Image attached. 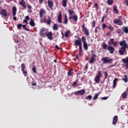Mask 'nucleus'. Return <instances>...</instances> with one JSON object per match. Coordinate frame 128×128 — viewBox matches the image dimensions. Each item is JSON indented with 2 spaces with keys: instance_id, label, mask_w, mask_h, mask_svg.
Returning a JSON list of instances; mask_svg holds the SVG:
<instances>
[{
  "instance_id": "1",
  "label": "nucleus",
  "mask_w": 128,
  "mask_h": 128,
  "mask_svg": "<svg viewBox=\"0 0 128 128\" xmlns=\"http://www.w3.org/2000/svg\"><path fill=\"white\" fill-rule=\"evenodd\" d=\"M78 38L79 40H75L74 44V46H79L78 54L80 56H82V40H80V37H78Z\"/></svg>"
},
{
  "instance_id": "2",
  "label": "nucleus",
  "mask_w": 128,
  "mask_h": 128,
  "mask_svg": "<svg viewBox=\"0 0 128 128\" xmlns=\"http://www.w3.org/2000/svg\"><path fill=\"white\" fill-rule=\"evenodd\" d=\"M81 40L83 42V48L84 50H88V42H86V36H83Z\"/></svg>"
},
{
  "instance_id": "3",
  "label": "nucleus",
  "mask_w": 128,
  "mask_h": 128,
  "mask_svg": "<svg viewBox=\"0 0 128 128\" xmlns=\"http://www.w3.org/2000/svg\"><path fill=\"white\" fill-rule=\"evenodd\" d=\"M108 57H104L102 58V60H103L104 64H112L114 60L112 58L108 59Z\"/></svg>"
},
{
  "instance_id": "4",
  "label": "nucleus",
  "mask_w": 128,
  "mask_h": 128,
  "mask_svg": "<svg viewBox=\"0 0 128 128\" xmlns=\"http://www.w3.org/2000/svg\"><path fill=\"white\" fill-rule=\"evenodd\" d=\"M85 26H86V24H84L82 25V30L84 32V34L88 36H90V32L88 31V28H86Z\"/></svg>"
},
{
  "instance_id": "5",
  "label": "nucleus",
  "mask_w": 128,
  "mask_h": 128,
  "mask_svg": "<svg viewBox=\"0 0 128 128\" xmlns=\"http://www.w3.org/2000/svg\"><path fill=\"white\" fill-rule=\"evenodd\" d=\"M84 94H86V90L84 89L74 92V94H76V96H84Z\"/></svg>"
},
{
  "instance_id": "6",
  "label": "nucleus",
  "mask_w": 128,
  "mask_h": 128,
  "mask_svg": "<svg viewBox=\"0 0 128 128\" xmlns=\"http://www.w3.org/2000/svg\"><path fill=\"white\" fill-rule=\"evenodd\" d=\"M24 70H26V65L24 64H21V70L24 76H28V72Z\"/></svg>"
},
{
  "instance_id": "7",
  "label": "nucleus",
  "mask_w": 128,
  "mask_h": 128,
  "mask_svg": "<svg viewBox=\"0 0 128 128\" xmlns=\"http://www.w3.org/2000/svg\"><path fill=\"white\" fill-rule=\"evenodd\" d=\"M46 36H47L48 38L50 40H54V38H52V32H48V31H46Z\"/></svg>"
},
{
  "instance_id": "8",
  "label": "nucleus",
  "mask_w": 128,
  "mask_h": 128,
  "mask_svg": "<svg viewBox=\"0 0 128 128\" xmlns=\"http://www.w3.org/2000/svg\"><path fill=\"white\" fill-rule=\"evenodd\" d=\"M46 10L44 9V8H42L40 10V18H42L44 14H46Z\"/></svg>"
},
{
  "instance_id": "9",
  "label": "nucleus",
  "mask_w": 128,
  "mask_h": 128,
  "mask_svg": "<svg viewBox=\"0 0 128 128\" xmlns=\"http://www.w3.org/2000/svg\"><path fill=\"white\" fill-rule=\"evenodd\" d=\"M107 50H109L110 54H114V50H116L114 48L112 47L111 46H109Z\"/></svg>"
},
{
  "instance_id": "10",
  "label": "nucleus",
  "mask_w": 128,
  "mask_h": 128,
  "mask_svg": "<svg viewBox=\"0 0 128 128\" xmlns=\"http://www.w3.org/2000/svg\"><path fill=\"white\" fill-rule=\"evenodd\" d=\"M114 24H118V26H122V24L124 23L122 22V21L120 20H114Z\"/></svg>"
},
{
  "instance_id": "11",
  "label": "nucleus",
  "mask_w": 128,
  "mask_h": 128,
  "mask_svg": "<svg viewBox=\"0 0 128 128\" xmlns=\"http://www.w3.org/2000/svg\"><path fill=\"white\" fill-rule=\"evenodd\" d=\"M57 18L58 20V22H59V24L62 22V14L60 12V14L58 15Z\"/></svg>"
},
{
  "instance_id": "12",
  "label": "nucleus",
  "mask_w": 128,
  "mask_h": 128,
  "mask_svg": "<svg viewBox=\"0 0 128 128\" xmlns=\"http://www.w3.org/2000/svg\"><path fill=\"white\" fill-rule=\"evenodd\" d=\"M19 4L20 6H22L24 8H26V2H24V0H21L19 2Z\"/></svg>"
},
{
  "instance_id": "13",
  "label": "nucleus",
  "mask_w": 128,
  "mask_h": 128,
  "mask_svg": "<svg viewBox=\"0 0 128 128\" xmlns=\"http://www.w3.org/2000/svg\"><path fill=\"white\" fill-rule=\"evenodd\" d=\"M69 20H72V18L74 22H78V16L74 15V16H70L68 18Z\"/></svg>"
},
{
  "instance_id": "14",
  "label": "nucleus",
  "mask_w": 128,
  "mask_h": 128,
  "mask_svg": "<svg viewBox=\"0 0 128 128\" xmlns=\"http://www.w3.org/2000/svg\"><path fill=\"white\" fill-rule=\"evenodd\" d=\"M94 80L96 84H100V78L96 76L94 78Z\"/></svg>"
},
{
  "instance_id": "15",
  "label": "nucleus",
  "mask_w": 128,
  "mask_h": 128,
  "mask_svg": "<svg viewBox=\"0 0 128 128\" xmlns=\"http://www.w3.org/2000/svg\"><path fill=\"white\" fill-rule=\"evenodd\" d=\"M68 12H69V16H74L76 14V12L74 10H68Z\"/></svg>"
},
{
  "instance_id": "16",
  "label": "nucleus",
  "mask_w": 128,
  "mask_h": 128,
  "mask_svg": "<svg viewBox=\"0 0 128 128\" xmlns=\"http://www.w3.org/2000/svg\"><path fill=\"white\" fill-rule=\"evenodd\" d=\"M0 14H1L4 16H8V14H6V10H4V9L2 10H0Z\"/></svg>"
},
{
  "instance_id": "17",
  "label": "nucleus",
  "mask_w": 128,
  "mask_h": 128,
  "mask_svg": "<svg viewBox=\"0 0 128 128\" xmlns=\"http://www.w3.org/2000/svg\"><path fill=\"white\" fill-rule=\"evenodd\" d=\"M12 10V16H16V7L13 6Z\"/></svg>"
},
{
  "instance_id": "18",
  "label": "nucleus",
  "mask_w": 128,
  "mask_h": 128,
  "mask_svg": "<svg viewBox=\"0 0 128 128\" xmlns=\"http://www.w3.org/2000/svg\"><path fill=\"white\" fill-rule=\"evenodd\" d=\"M113 10L116 14H118V6L114 5L113 6Z\"/></svg>"
},
{
  "instance_id": "19",
  "label": "nucleus",
  "mask_w": 128,
  "mask_h": 128,
  "mask_svg": "<svg viewBox=\"0 0 128 128\" xmlns=\"http://www.w3.org/2000/svg\"><path fill=\"white\" fill-rule=\"evenodd\" d=\"M126 48H128V44H126V45H124V46H122L120 50H121L123 51V52H126Z\"/></svg>"
},
{
  "instance_id": "20",
  "label": "nucleus",
  "mask_w": 128,
  "mask_h": 128,
  "mask_svg": "<svg viewBox=\"0 0 128 128\" xmlns=\"http://www.w3.org/2000/svg\"><path fill=\"white\" fill-rule=\"evenodd\" d=\"M48 6L50 8H52V6H54V2H52L50 0H48Z\"/></svg>"
},
{
  "instance_id": "21",
  "label": "nucleus",
  "mask_w": 128,
  "mask_h": 128,
  "mask_svg": "<svg viewBox=\"0 0 128 128\" xmlns=\"http://www.w3.org/2000/svg\"><path fill=\"white\" fill-rule=\"evenodd\" d=\"M118 117L117 116H114V119H113V122H112V124H116V122H118Z\"/></svg>"
},
{
  "instance_id": "22",
  "label": "nucleus",
  "mask_w": 128,
  "mask_h": 128,
  "mask_svg": "<svg viewBox=\"0 0 128 128\" xmlns=\"http://www.w3.org/2000/svg\"><path fill=\"white\" fill-rule=\"evenodd\" d=\"M26 20H23V22L25 24H28V20H30V16H28L25 17Z\"/></svg>"
},
{
  "instance_id": "23",
  "label": "nucleus",
  "mask_w": 128,
  "mask_h": 128,
  "mask_svg": "<svg viewBox=\"0 0 128 128\" xmlns=\"http://www.w3.org/2000/svg\"><path fill=\"white\" fill-rule=\"evenodd\" d=\"M68 16H66V14H65L64 24H68Z\"/></svg>"
},
{
  "instance_id": "24",
  "label": "nucleus",
  "mask_w": 128,
  "mask_h": 128,
  "mask_svg": "<svg viewBox=\"0 0 128 128\" xmlns=\"http://www.w3.org/2000/svg\"><path fill=\"white\" fill-rule=\"evenodd\" d=\"M118 80V78H115L114 80V83H113V88H114L116 86V82Z\"/></svg>"
},
{
  "instance_id": "25",
  "label": "nucleus",
  "mask_w": 128,
  "mask_h": 128,
  "mask_svg": "<svg viewBox=\"0 0 128 128\" xmlns=\"http://www.w3.org/2000/svg\"><path fill=\"white\" fill-rule=\"evenodd\" d=\"M74 70V68H70V69L69 71L68 72V76H70L74 72L72 71Z\"/></svg>"
},
{
  "instance_id": "26",
  "label": "nucleus",
  "mask_w": 128,
  "mask_h": 128,
  "mask_svg": "<svg viewBox=\"0 0 128 128\" xmlns=\"http://www.w3.org/2000/svg\"><path fill=\"white\" fill-rule=\"evenodd\" d=\"M66 4H68V0H63L62 2V6L64 8H66Z\"/></svg>"
},
{
  "instance_id": "27",
  "label": "nucleus",
  "mask_w": 128,
  "mask_h": 128,
  "mask_svg": "<svg viewBox=\"0 0 128 128\" xmlns=\"http://www.w3.org/2000/svg\"><path fill=\"white\" fill-rule=\"evenodd\" d=\"M53 30H58V24H54L53 25Z\"/></svg>"
},
{
  "instance_id": "28",
  "label": "nucleus",
  "mask_w": 128,
  "mask_h": 128,
  "mask_svg": "<svg viewBox=\"0 0 128 128\" xmlns=\"http://www.w3.org/2000/svg\"><path fill=\"white\" fill-rule=\"evenodd\" d=\"M30 26H36V23H34V20L31 19L30 22H29Z\"/></svg>"
},
{
  "instance_id": "29",
  "label": "nucleus",
  "mask_w": 128,
  "mask_h": 128,
  "mask_svg": "<svg viewBox=\"0 0 128 128\" xmlns=\"http://www.w3.org/2000/svg\"><path fill=\"white\" fill-rule=\"evenodd\" d=\"M128 96V92H124L122 94V98H126V97Z\"/></svg>"
},
{
  "instance_id": "30",
  "label": "nucleus",
  "mask_w": 128,
  "mask_h": 128,
  "mask_svg": "<svg viewBox=\"0 0 128 128\" xmlns=\"http://www.w3.org/2000/svg\"><path fill=\"white\" fill-rule=\"evenodd\" d=\"M124 78L122 79V80L124 82H128V76L127 75H124Z\"/></svg>"
},
{
  "instance_id": "31",
  "label": "nucleus",
  "mask_w": 128,
  "mask_h": 128,
  "mask_svg": "<svg viewBox=\"0 0 128 128\" xmlns=\"http://www.w3.org/2000/svg\"><path fill=\"white\" fill-rule=\"evenodd\" d=\"M126 44H126V42L124 40L121 41L120 43V45L121 46H126Z\"/></svg>"
},
{
  "instance_id": "32",
  "label": "nucleus",
  "mask_w": 128,
  "mask_h": 128,
  "mask_svg": "<svg viewBox=\"0 0 128 128\" xmlns=\"http://www.w3.org/2000/svg\"><path fill=\"white\" fill-rule=\"evenodd\" d=\"M96 62V58H90V59L89 61V64H94Z\"/></svg>"
},
{
  "instance_id": "33",
  "label": "nucleus",
  "mask_w": 128,
  "mask_h": 128,
  "mask_svg": "<svg viewBox=\"0 0 128 128\" xmlns=\"http://www.w3.org/2000/svg\"><path fill=\"white\" fill-rule=\"evenodd\" d=\"M107 4L108 6H112L114 4V0H107Z\"/></svg>"
},
{
  "instance_id": "34",
  "label": "nucleus",
  "mask_w": 128,
  "mask_h": 128,
  "mask_svg": "<svg viewBox=\"0 0 128 128\" xmlns=\"http://www.w3.org/2000/svg\"><path fill=\"white\" fill-rule=\"evenodd\" d=\"M52 22V19L50 18V17H48V20L46 21V24H50V23Z\"/></svg>"
},
{
  "instance_id": "35",
  "label": "nucleus",
  "mask_w": 128,
  "mask_h": 128,
  "mask_svg": "<svg viewBox=\"0 0 128 128\" xmlns=\"http://www.w3.org/2000/svg\"><path fill=\"white\" fill-rule=\"evenodd\" d=\"M70 34V30H68L65 33L66 38H68Z\"/></svg>"
},
{
  "instance_id": "36",
  "label": "nucleus",
  "mask_w": 128,
  "mask_h": 128,
  "mask_svg": "<svg viewBox=\"0 0 128 128\" xmlns=\"http://www.w3.org/2000/svg\"><path fill=\"white\" fill-rule=\"evenodd\" d=\"M123 30L124 32L126 34H128V26H124Z\"/></svg>"
},
{
  "instance_id": "37",
  "label": "nucleus",
  "mask_w": 128,
  "mask_h": 128,
  "mask_svg": "<svg viewBox=\"0 0 128 128\" xmlns=\"http://www.w3.org/2000/svg\"><path fill=\"white\" fill-rule=\"evenodd\" d=\"M108 28H109L110 30V32H114V27H112V26L110 25L108 27Z\"/></svg>"
},
{
  "instance_id": "38",
  "label": "nucleus",
  "mask_w": 128,
  "mask_h": 128,
  "mask_svg": "<svg viewBox=\"0 0 128 128\" xmlns=\"http://www.w3.org/2000/svg\"><path fill=\"white\" fill-rule=\"evenodd\" d=\"M92 98V95H88L86 97V100H91Z\"/></svg>"
},
{
  "instance_id": "39",
  "label": "nucleus",
  "mask_w": 128,
  "mask_h": 128,
  "mask_svg": "<svg viewBox=\"0 0 128 128\" xmlns=\"http://www.w3.org/2000/svg\"><path fill=\"white\" fill-rule=\"evenodd\" d=\"M94 8H96V12H98V4L97 2H96L94 4Z\"/></svg>"
},
{
  "instance_id": "40",
  "label": "nucleus",
  "mask_w": 128,
  "mask_h": 128,
  "mask_svg": "<svg viewBox=\"0 0 128 128\" xmlns=\"http://www.w3.org/2000/svg\"><path fill=\"white\" fill-rule=\"evenodd\" d=\"M98 96H100V94L98 93L95 94L93 98V100H98Z\"/></svg>"
},
{
  "instance_id": "41",
  "label": "nucleus",
  "mask_w": 128,
  "mask_h": 128,
  "mask_svg": "<svg viewBox=\"0 0 128 128\" xmlns=\"http://www.w3.org/2000/svg\"><path fill=\"white\" fill-rule=\"evenodd\" d=\"M40 36L42 38H45L46 37V32L45 34L44 33V32H40Z\"/></svg>"
},
{
  "instance_id": "42",
  "label": "nucleus",
  "mask_w": 128,
  "mask_h": 128,
  "mask_svg": "<svg viewBox=\"0 0 128 128\" xmlns=\"http://www.w3.org/2000/svg\"><path fill=\"white\" fill-rule=\"evenodd\" d=\"M23 27L24 30H27L28 32H30V30L26 28V24L22 25V26Z\"/></svg>"
},
{
  "instance_id": "43",
  "label": "nucleus",
  "mask_w": 128,
  "mask_h": 128,
  "mask_svg": "<svg viewBox=\"0 0 128 128\" xmlns=\"http://www.w3.org/2000/svg\"><path fill=\"white\" fill-rule=\"evenodd\" d=\"M122 62H124V64H128V59L126 58H123L122 60Z\"/></svg>"
},
{
  "instance_id": "44",
  "label": "nucleus",
  "mask_w": 128,
  "mask_h": 128,
  "mask_svg": "<svg viewBox=\"0 0 128 128\" xmlns=\"http://www.w3.org/2000/svg\"><path fill=\"white\" fill-rule=\"evenodd\" d=\"M102 46L104 48V50H107V48H108V44H102Z\"/></svg>"
},
{
  "instance_id": "45",
  "label": "nucleus",
  "mask_w": 128,
  "mask_h": 128,
  "mask_svg": "<svg viewBox=\"0 0 128 128\" xmlns=\"http://www.w3.org/2000/svg\"><path fill=\"white\" fill-rule=\"evenodd\" d=\"M104 79L108 78V72H104Z\"/></svg>"
},
{
  "instance_id": "46",
  "label": "nucleus",
  "mask_w": 128,
  "mask_h": 128,
  "mask_svg": "<svg viewBox=\"0 0 128 128\" xmlns=\"http://www.w3.org/2000/svg\"><path fill=\"white\" fill-rule=\"evenodd\" d=\"M102 76V72H100V70H99L98 72V75H96V76H97L99 78H100V76Z\"/></svg>"
},
{
  "instance_id": "47",
  "label": "nucleus",
  "mask_w": 128,
  "mask_h": 128,
  "mask_svg": "<svg viewBox=\"0 0 128 128\" xmlns=\"http://www.w3.org/2000/svg\"><path fill=\"white\" fill-rule=\"evenodd\" d=\"M108 28V26H106V24H102V28L103 30H104V28Z\"/></svg>"
},
{
  "instance_id": "48",
  "label": "nucleus",
  "mask_w": 128,
  "mask_h": 128,
  "mask_svg": "<svg viewBox=\"0 0 128 128\" xmlns=\"http://www.w3.org/2000/svg\"><path fill=\"white\" fill-rule=\"evenodd\" d=\"M22 24H18L17 26V28L18 30H20V28H22Z\"/></svg>"
},
{
  "instance_id": "49",
  "label": "nucleus",
  "mask_w": 128,
  "mask_h": 128,
  "mask_svg": "<svg viewBox=\"0 0 128 128\" xmlns=\"http://www.w3.org/2000/svg\"><path fill=\"white\" fill-rule=\"evenodd\" d=\"M32 70L33 72H34V74H36V67H33L32 68Z\"/></svg>"
},
{
  "instance_id": "50",
  "label": "nucleus",
  "mask_w": 128,
  "mask_h": 128,
  "mask_svg": "<svg viewBox=\"0 0 128 128\" xmlns=\"http://www.w3.org/2000/svg\"><path fill=\"white\" fill-rule=\"evenodd\" d=\"M124 51H122V50H119V54H120L121 55V56H124Z\"/></svg>"
},
{
  "instance_id": "51",
  "label": "nucleus",
  "mask_w": 128,
  "mask_h": 128,
  "mask_svg": "<svg viewBox=\"0 0 128 128\" xmlns=\"http://www.w3.org/2000/svg\"><path fill=\"white\" fill-rule=\"evenodd\" d=\"M78 80H76V82H73V84H72V86H74L76 85V84H78Z\"/></svg>"
},
{
  "instance_id": "52",
  "label": "nucleus",
  "mask_w": 128,
  "mask_h": 128,
  "mask_svg": "<svg viewBox=\"0 0 128 128\" xmlns=\"http://www.w3.org/2000/svg\"><path fill=\"white\" fill-rule=\"evenodd\" d=\"M96 26V20H94L92 22V27L94 28Z\"/></svg>"
},
{
  "instance_id": "53",
  "label": "nucleus",
  "mask_w": 128,
  "mask_h": 128,
  "mask_svg": "<svg viewBox=\"0 0 128 128\" xmlns=\"http://www.w3.org/2000/svg\"><path fill=\"white\" fill-rule=\"evenodd\" d=\"M117 34H122V30H120V29H118Z\"/></svg>"
},
{
  "instance_id": "54",
  "label": "nucleus",
  "mask_w": 128,
  "mask_h": 128,
  "mask_svg": "<svg viewBox=\"0 0 128 128\" xmlns=\"http://www.w3.org/2000/svg\"><path fill=\"white\" fill-rule=\"evenodd\" d=\"M14 68H15V66H9V68L10 70H14Z\"/></svg>"
},
{
  "instance_id": "55",
  "label": "nucleus",
  "mask_w": 128,
  "mask_h": 128,
  "mask_svg": "<svg viewBox=\"0 0 128 128\" xmlns=\"http://www.w3.org/2000/svg\"><path fill=\"white\" fill-rule=\"evenodd\" d=\"M112 44H114V46H118V42H112Z\"/></svg>"
},
{
  "instance_id": "56",
  "label": "nucleus",
  "mask_w": 128,
  "mask_h": 128,
  "mask_svg": "<svg viewBox=\"0 0 128 128\" xmlns=\"http://www.w3.org/2000/svg\"><path fill=\"white\" fill-rule=\"evenodd\" d=\"M104 18H106V16H103L102 19V22H104Z\"/></svg>"
},
{
  "instance_id": "57",
  "label": "nucleus",
  "mask_w": 128,
  "mask_h": 128,
  "mask_svg": "<svg viewBox=\"0 0 128 128\" xmlns=\"http://www.w3.org/2000/svg\"><path fill=\"white\" fill-rule=\"evenodd\" d=\"M96 54H92L91 58H96Z\"/></svg>"
},
{
  "instance_id": "58",
  "label": "nucleus",
  "mask_w": 128,
  "mask_h": 128,
  "mask_svg": "<svg viewBox=\"0 0 128 128\" xmlns=\"http://www.w3.org/2000/svg\"><path fill=\"white\" fill-rule=\"evenodd\" d=\"M84 68H85L86 70H88V64H86Z\"/></svg>"
},
{
  "instance_id": "59",
  "label": "nucleus",
  "mask_w": 128,
  "mask_h": 128,
  "mask_svg": "<svg viewBox=\"0 0 128 128\" xmlns=\"http://www.w3.org/2000/svg\"><path fill=\"white\" fill-rule=\"evenodd\" d=\"M28 8L29 10H32V6H30V4H28Z\"/></svg>"
},
{
  "instance_id": "60",
  "label": "nucleus",
  "mask_w": 128,
  "mask_h": 128,
  "mask_svg": "<svg viewBox=\"0 0 128 128\" xmlns=\"http://www.w3.org/2000/svg\"><path fill=\"white\" fill-rule=\"evenodd\" d=\"M125 4L126 6H128V0H125Z\"/></svg>"
},
{
  "instance_id": "61",
  "label": "nucleus",
  "mask_w": 128,
  "mask_h": 128,
  "mask_svg": "<svg viewBox=\"0 0 128 128\" xmlns=\"http://www.w3.org/2000/svg\"><path fill=\"white\" fill-rule=\"evenodd\" d=\"M55 48H56L57 50H60V48H58V46L56 45L55 46Z\"/></svg>"
},
{
  "instance_id": "62",
  "label": "nucleus",
  "mask_w": 128,
  "mask_h": 128,
  "mask_svg": "<svg viewBox=\"0 0 128 128\" xmlns=\"http://www.w3.org/2000/svg\"><path fill=\"white\" fill-rule=\"evenodd\" d=\"M44 0H39V4H42V2H44Z\"/></svg>"
},
{
  "instance_id": "63",
  "label": "nucleus",
  "mask_w": 128,
  "mask_h": 128,
  "mask_svg": "<svg viewBox=\"0 0 128 128\" xmlns=\"http://www.w3.org/2000/svg\"><path fill=\"white\" fill-rule=\"evenodd\" d=\"M106 34L108 36H110V34H111V33L110 32H108L107 33H106Z\"/></svg>"
},
{
  "instance_id": "64",
  "label": "nucleus",
  "mask_w": 128,
  "mask_h": 128,
  "mask_svg": "<svg viewBox=\"0 0 128 128\" xmlns=\"http://www.w3.org/2000/svg\"><path fill=\"white\" fill-rule=\"evenodd\" d=\"M102 100H108V97H103L102 98Z\"/></svg>"
}]
</instances>
